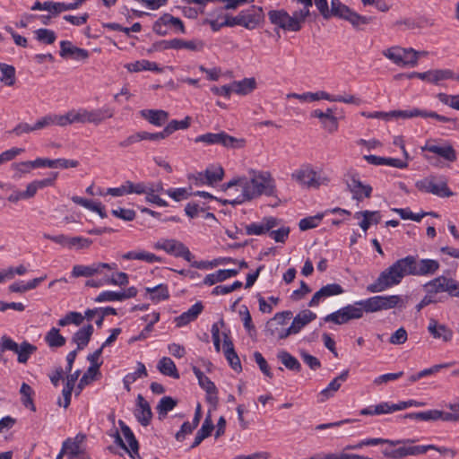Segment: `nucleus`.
Here are the masks:
<instances>
[{"instance_id":"obj_11","label":"nucleus","mask_w":459,"mask_h":459,"mask_svg":"<svg viewBox=\"0 0 459 459\" xmlns=\"http://www.w3.org/2000/svg\"><path fill=\"white\" fill-rule=\"evenodd\" d=\"M291 315L290 311L276 313L274 316L266 323V334L278 340H282L291 335L290 326H286L287 321L290 319Z\"/></svg>"},{"instance_id":"obj_51","label":"nucleus","mask_w":459,"mask_h":459,"mask_svg":"<svg viewBox=\"0 0 459 459\" xmlns=\"http://www.w3.org/2000/svg\"><path fill=\"white\" fill-rule=\"evenodd\" d=\"M145 292L149 294L150 299L154 302L168 299L169 297L167 285L159 284L154 287H146Z\"/></svg>"},{"instance_id":"obj_8","label":"nucleus","mask_w":459,"mask_h":459,"mask_svg":"<svg viewBox=\"0 0 459 459\" xmlns=\"http://www.w3.org/2000/svg\"><path fill=\"white\" fill-rule=\"evenodd\" d=\"M287 98L288 99H290V98L298 99L303 102H313V101H318V100H327L330 102H342L345 104H355V105L360 104L359 99L356 98L353 95H351V94H345L343 96L331 95L325 91H318L316 92L307 91V92H304L302 94L289 93V94H287Z\"/></svg>"},{"instance_id":"obj_3","label":"nucleus","mask_w":459,"mask_h":459,"mask_svg":"<svg viewBox=\"0 0 459 459\" xmlns=\"http://www.w3.org/2000/svg\"><path fill=\"white\" fill-rule=\"evenodd\" d=\"M410 275L406 257L401 258L380 273L377 280L367 287L370 293L385 291L400 284L403 279Z\"/></svg>"},{"instance_id":"obj_33","label":"nucleus","mask_w":459,"mask_h":459,"mask_svg":"<svg viewBox=\"0 0 459 459\" xmlns=\"http://www.w3.org/2000/svg\"><path fill=\"white\" fill-rule=\"evenodd\" d=\"M316 318V313L311 310L306 309L299 312L293 319L291 325H290V332L292 334L299 333L302 328H304L310 322L314 321Z\"/></svg>"},{"instance_id":"obj_49","label":"nucleus","mask_w":459,"mask_h":459,"mask_svg":"<svg viewBox=\"0 0 459 459\" xmlns=\"http://www.w3.org/2000/svg\"><path fill=\"white\" fill-rule=\"evenodd\" d=\"M423 290L428 295H430L431 299H441L437 298V295L440 292H445L442 276L436 277L426 282L423 285Z\"/></svg>"},{"instance_id":"obj_35","label":"nucleus","mask_w":459,"mask_h":459,"mask_svg":"<svg viewBox=\"0 0 459 459\" xmlns=\"http://www.w3.org/2000/svg\"><path fill=\"white\" fill-rule=\"evenodd\" d=\"M396 441H409L406 443H401L396 445L398 446L394 449L385 448L383 450V455L386 458L390 459H403L408 455H410V445L413 444L415 440L413 439H397Z\"/></svg>"},{"instance_id":"obj_19","label":"nucleus","mask_w":459,"mask_h":459,"mask_svg":"<svg viewBox=\"0 0 459 459\" xmlns=\"http://www.w3.org/2000/svg\"><path fill=\"white\" fill-rule=\"evenodd\" d=\"M116 264L96 263L91 265L76 264L73 267V277H91L95 274H100L103 269L116 270Z\"/></svg>"},{"instance_id":"obj_28","label":"nucleus","mask_w":459,"mask_h":459,"mask_svg":"<svg viewBox=\"0 0 459 459\" xmlns=\"http://www.w3.org/2000/svg\"><path fill=\"white\" fill-rule=\"evenodd\" d=\"M65 126L78 123L90 124V109L85 108H71L64 114Z\"/></svg>"},{"instance_id":"obj_25","label":"nucleus","mask_w":459,"mask_h":459,"mask_svg":"<svg viewBox=\"0 0 459 459\" xmlns=\"http://www.w3.org/2000/svg\"><path fill=\"white\" fill-rule=\"evenodd\" d=\"M279 221L273 217L264 218L260 222H254L246 226L247 235H263L277 227Z\"/></svg>"},{"instance_id":"obj_47","label":"nucleus","mask_w":459,"mask_h":459,"mask_svg":"<svg viewBox=\"0 0 459 459\" xmlns=\"http://www.w3.org/2000/svg\"><path fill=\"white\" fill-rule=\"evenodd\" d=\"M213 429V423L211 418L210 413L206 416L204 421L203 422V425L201 429L197 431L195 440L191 446L192 448L196 447L201 444V442L209 437L212 433V430Z\"/></svg>"},{"instance_id":"obj_36","label":"nucleus","mask_w":459,"mask_h":459,"mask_svg":"<svg viewBox=\"0 0 459 459\" xmlns=\"http://www.w3.org/2000/svg\"><path fill=\"white\" fill-rule=\"evenodd\" d=\"M140 114L142 117L156 126H162L169 118V113L162 109H143Z\"/></svg>"},{"instance_id":"obj_43","label":"nucleus","mask_w":459,"mask_h":459,"mask_svg":"<svg viewBox=\"0 0 459 459\" xmlns=\"http://www.w3.org/2000/svg\"><path fill=\"white\" fill-rule=\"evenodd\" d=\"M158 370L164 376L170 377L174 379L179 378V373L174 361L169 357H162L158 364Z\"/></svg>"},{"instance_id":"obj_53","label":"nucleus","mask_w":459,"mask_h":459,"mask_svg":"<svg viewBox=\"0 0 459 459\" xmlns=\"http://www.w3.org/2000/svg\"><path fill=\"white\" fill-rule=\"evenodd\" d=\"M33 169H38L36 160L31 161H21L12 164V169L14 171V178H21L23 175L30 173Z\"/></svg>"},{"instance_id":"obj_30","label":"nucleus","mask_w":459,"mask_h":459,"mask_svg":"<svg viewBox=\"0 0 459 459\" xmlns=\"http://www.w3.org/2000/svg\"><path fill=\"white\" fill-rule=\"evenodd\" d=\"M60 56L62 57H72L75 60H84L88 58L89 53L83 48H77L67 40L60 42Z\"/></svg>"},{"instance_id":"obj_59","label":"nucleus","mask_w":459,"mask_h":459,"mask_svg":"<svg viewBox=\"0 0 459 459\" xmlns=\"http://www.w3.org/2000/svg\"><path fill=\"white\" fill-rule=\"evenodd\" d=\"M278 359L287 368L290 370L299 371L300 369V363L295 357H293L287 351H283L279 352Z\"/></svg>"},{"instance_id":"obj_61","label":"nucleus","mask_w":459,"mask_h":459,"mask_svg":"<svg viewBox=\"0 0 459 459\" xmlns=\"http://www.w3.org/2000/svg\"><path fill=\"white\" fill-rule=\"evenodd\" d=\"M193 372H194L195 376L196 377V378L198 379L199 385L205 392L215 390L216 386L213 384V382H212L210 380V378L208 377H206L198 368L194 367Z\"/></svg>"},{"instance_id":"obj_1","label":"nucleus","mask_w":459,"mask_h":459,"mask_svg":"<svg viewBox=\"0 0 459 459\" xmlns=\"http://www.w3.org/2000/svg\"><path fill=\"white\" fill-rule=\"evenodd\" d=\"M230 196L239 193L234 199L229 200L231 204H240L255 199L263 195L273 196L276 195L275 180L268 171H253L251 178H241L230 181L227 185Z\"/></svg>"},{"instance_id":"obj_41","label":"nucleus","mask_w":459,"mask_h":459,"mask_svg":"<svg viewBox=\"0 0 459 459\" xmlns=\"http://www.w3.org/2000/svg\"><path fill=\"white\" fill-rule=\"evenodd\" d=\"M93 333V326L88 325L80 328L73 336L72 341L76 343L77 350H82L90 342L91 336Z\"/></svg>"},{"instance_id":"obj_15","label":"nucleus","mask_w":459,"mask_h":459,"mask_svg":"<svg viewBox=\"0 0 459 459\" xmlns=\"http://www.w3.org/2000/svg\"><path fill=\"white\" fill-rule=\"evenodd\" d=\"M174 28L176 30L185 33L186 29L183 22L178 18L174 17L169 13H164L162 14L154 23L152 26L153 31L160 36H164L167 34V27Z\"/></svg>"},{"instance_id":"obj_23","label":"nucleus","mask_w":459,"mask_h":459,"mask_svg":"<svg viewBox=\"0 0 459 459\" xmlns=\"http://www.w3.org/2000/svg\"><path fill=\"white\" fill-rule=\"evenodd\" d=\"M85 439L86 436L84 434L79 433L75 436L74 438H67L64 441L62 446L63 452H65L68 459L85 453Z\"/></svg>"},{"instance_id":"obj_38","label":"nucleus","mask_w":459,"mask_h":459,"mask_svg":"<svg viewBox=\"0 0 459 459\" xmlns=\"http://www.w3.org/2000/svg\"><path fill=\"white\" fill-rule=\"evenodd\" d=\"M51 126H58L61 127L65 126V119L64 114H48L42 117H40L35 124L34 129L41 130L43 128Z\"/></svg>"},{"instance_id":"obj_60","label":"nucleus","mask_w":459,"mask_h":459,"mask_svg":"<svg viewBox=\"0 0 459 459\" xmlns=\"http://www.w3.org/2000/svg\"><path fill=\"white\" fill-rule=\"evenodd\" d=\"M191 118L189 117H185L183 120H171L164 128L167 136H169L177 130L187 129L190 126Z\"/></svg>"},{"instance_id":"obj_21","label":"nucleus","mask_w":459,"mask_h":459,"mask_svg":"<svg viewBox=\"0 0 459 459\" xmlns=\"http://www.w3.org/2000/svg\"><path fill=\"white\" fill-rule=\"evenodd\" d=\"M241 26L247 30L255 29L264 21V11L261 7H252L239 13Z\"/></svg>"},{"instance_id":"obj_57","label":"nucleus","mask_w":459,"mask_h":459,"mask_svg":"<svg viewBox=\"0 0 459 459\" xmlns=\"http://www.w3.org/2000/svg\"><path fill=\"white\" fill-rule=\"evenodd\" d=\"M20 394L22 395V403L26 407L30 409L31 411H35V405L33 403L32 395L34 394V392L32 388L26 383H22Z\"/></svg>"},{"instance_id":"obj_18","label":"nucleus","mask_w":459,"mask_h":459,"mask_svg":"<svg viewBox=\"0 0 459 459\" xmlns=\"http://www.w3.org/2000/svg\"><path fill=\"white\" fill-rule=\"evenodd\" d=\"M333 108H326L325 111L315 109L311 112V117L320 121L321 126L329 134L335 133L339 128V120L333 114Z\"/></svg>"},{"instance_id":"obj_10","label":"nucleus","mask_w":459,"mask_h":459,"mask_svg":"<svg viewBox=\"0 0 459 459\" xmlns=\"http://www.w3.org/2000/svg\"><path fill=\"white\" fill-rule=\"evenodd\" d=\"M195 142L204 143L207 145L220 144L229 149H240L246 144V140L244 138L231 136L224 131H221L219 133H206L198 135L195 139Z\"/></svg>"},{"instance_id":"obj_13","label":"nucleus","mask_w":459,"mask_h":459,"mask_svg":"<svg viewBox=\"0 0 459 459\" xmlns=\"http://www.w3.org/2000/svg\"><path fill=\"white\" fill-rule=\"evenodd\" d=\"M118 424L121 429L122 435L124 437H121V435L117 432L115 437V443L119 446L122 449H124L132 459H139V453H138V442L134 437V435L131 429L126 425V423L123 420H118Z\"/></svg>"},{"instance_id":"obj_5","label":"nucleus","mask_w":459,"mask_h":459,"mask_svg":"<svg viewBox=\"0 0 459 459\" xmlns=\"http://www.w3.org/2000/svg\"><path fill=\"white\" fill-rule=\"evenodd\" d=\"M383 56L392 61L394 65L403 67H415L420 58V51L411 48H401L394 46L382 52Z\"/></svg>"},{"instance_id":"obj_31","label":"nucleus","mask_w":459,"mask_h":459,"mask_svg":"<svg viewBox=\"0 0 459 459\" xmlns=\"http://www.w3.org/2000/svg\"><path fill=\"white\" fill-rule=\"evenodd\" d=\"M36 163L38 164V168H51V169H69V168H76L79 165V162L75 160H67V159H56L50 160L48 158H37Z\"/></svg>"},{"instance_id":"obj_16","label":"nucleus","mask_w":459,"mask_h":459,"mask_svg":"<svg viewBox=\"0 0 459 459\" xmlns=\"http://www.w3.org/2000/svg\"><path fill=\"white\" fill-rule=\"evenodd\" d=\"M346 185L350 192L352 194V198L357 201H361L371 195L372 187L368 184H364L357 174L348 175Z\"/></svg>"},{"instance_id":"obj_64","label":"nucleus","mask_w":459,"mask_h":459,"mask_svg":"<svg viewBox=\"0 0 459 459\" xmlns=\"http://www.w3.org/2000/svg\"><path fill=\"white\" fill-rule=\"evenodd\" d=\"M445 292L452 297H459V282L452 278L442 276Z\"/></svg>"},{"instance_id":"obj_2","label":"nucleus","mask_w":459,"mask_h":459,"mask_svg":"<svg viewBox=\"0 0 459 459\" xmlns=\"http://www.w3.org/2000/svg\"><path fill=\"white\" fill-rule=\"evenodd\" d=\"M405 299L401 295H380L361 299L343 307L349 321L360 319L364 313H377L392 308H403Z\"/></svg>"},{"instance_id":"obj_32","label":"nucleus","mask_w":459,"mask_h":459,"mask_svg":"<svg viewBox=\"0 0 459 459\" xmlns=\"http://www.w3.org/2000/svg\"><path fill=\"white\" fill-rule=\"evenodd\" d=\"M429 333L436 339L449 342L453 338V331L446 325L439 324L436 319L430 318L428 325Z\"/></svg>"},{"instance_id":"obj_17","label":"nucleus","mask_w":459,"mask_h":459,"mask_svg":"<svg viewBox=\"0 0 459 459\" xmlns=\"http://www.w3.org/2000/svg\"><path fill=\"white\" fill-rule=\"evenodd\" d=\"M421 150L435 153L450 162L456 160V152L448 143H437V141L429 140L421 147Z\"/></svg>"},{"instance_id":"obj_40","label":"nucleus","mask_w":459,"mask_h":459,"mask_svg":"<svg viewBox=\"0 0 459 459\" xmlns=\"http://www.w3.org/2000/svg\"><path fill=\"white\" fill-rule=\"evenodd\" d=\"M232 92L238 95H247L256 88V81L255 78H245L240 81H234L231 83Z\"/></svg>"},{"instance_id":"obj_12","label":"nucleus","mask_w":459,"mask_h":459,"mask_svg":"<svg viewBox=\"0 0 459 459\" xmlns=\"http://www.w3.org/2000/svg\"><path fill=\"white\" fill-rule=\"evenodd\" d=\"M156 250H163L168 255L182 257L187 262H192L193 255L188 247L181 241L175 238H161L153 244Z\"/></svg>"},{"instance_id":"obj_34","label":"nucleus","mask_w":459,"mask_h":459,"mask_svg":"<svg viewBox=\"0 0 459 459\" xmlns=\"http://www.w3.org/2000/svg\"><path fill=\"white\" fill-rule=\"evenodd\" d=\"M203 309L204 306L202 302L198 301L195 303L187 311L182 313L180 316L174 319L177 327L185 326L187 324L195 321L202 313Z\"/></svg>"},{"instance_id":"obj_55","label":"nucleus","mask_w":459,"mask_h":459,"mask_svg":"<svg viewBox=\"0 0 459 459\" xmlns=\"http://www.w3.org/2000/svg\"><path fill=\"white\" fill-rule=\"evenodd\" d=\"M37 351V347L28 342H22L19 344L17 354V360L19 363H26L31 354Z\"/></svg>"},{"instance_id":"obj_14","label":"nucleus","mask_w":459,"mask_h":459,"mask_svg":"<svg viewBox=\"0 0 459 459\" xmlns=\"http://www.w3.org/2000/svg\"><path fill=\"white\" fill-rule=\"evenodd\" d=\"M410 275L428 276L435 274L440 265L438 261L434 259L417 260L412 255L406 256Z\"/></svg>"},{"instance_id":"obj_48","label":"nucleus","mask_w":459,"mask_h":459,"mask_svg":"<svg viewBox=\"0 0 459 459\" xmlns=\"http://www.w3.org/2000/svg\"><path fill=\"white\" fill-rule=\"evenodd\" d=\"M430 83L439 84L442 81L453 79L459 82V74L450 69L430 70Z\"/></svg>"},{"instance_id":"obj_50","label":"nucleus","mask_w":459,"mask_h":459,"mask_svg":"<svg viewBox=\"0 0 459 459\" xmlns=\"http://www.w3.org/2000/svg\"><path fill=\"white\" fill-rule=\"evenodd\" d=\"M113 115V110L107 107L90 109V124L98 126L106 118H111Z\"/></svg>"},{"instance_id":"obj_27","label":"nucleus","mask_w":459,"mask_h":459,"mask_svg":"<svg viewBox=\"0 0 459 459\" xmlns=\"http://www.w3.org/2000/svg\"><path fill=\"white\" fill-rule=\"evenodd\" d=\"M349 377V370L342 371L338 377L333 378L326 388L323 389L318 394V402L324 403L339 390L342 383L345 382Z\"/></svg>"},{"instance_id":"obj_62","label":"nucleus","mask_w":459,"mask_h":459,"mask_svg":"<svg viewBox=\"0 0 459 459\" xmlns=\"http://www.w3.org/2000/svg\"><path fill=\"white\" fill-rule=\"evenodd\" d=\"M128 282V275L122 272L104 277V283L108 285L126 286Z\"/></svg>"},{"instance_id":"obj_58","label":"nucleus","mask_w":459,"mask_h":459,"mask_svg":"<svg viewBox=\"0 0 459 459\" xmlns=\"http://www.w3.org/2000/svg\"><path fill=\"white\" fill-rule=\"evenodd\" d=\"M177 405V401L169 396H164L157 405V411L160 419L164 418L169 411H172Z\"/></svg>"},{"instance_id":"obj_6","label":"nucleus","mask_w":459,"mask_h":459,"mask_svg":"<svg viewBox=\"0 0 459 459\" xmlns=\"http://www.w3.org/2000/svg\"><path fill=\"white\" fill-rule=\"evenodd\" d=\"M324 19L328 20L331 17H338L348 21L354 27L368 24L371 17L362 16L343 4L340 0H331V8L328 7V14L322 15Z\"/></svg>"},{"instance_id":"obj_26","label":"nucleus","mask_w":459,"mask_h":459,"mask_svg":"<svg viewBox=\"0 0 459 459\" xmlns=\"http://www.w3.org/2000/svg\"><path fill=\"white\" fill-rule=\"evenodd\" d=\"M134 416L143 426H148L152 418L150 404L142 394L137 395Z\"/></svg>"},{"instance_id":"obj_42","label":"nucleus","mask_w":459,"mask_h":459,"mask_svg":"<svg viewBox=\"0 0 459 459\" xmlns=\"http://www.w3.org/2000/svg\"><path fill=\"white\" fill-rule=\"evenodd\" d=\"M108 315H117L116 309L111 307H96V308L88 309L85 311V317L89 321L92 320L93 316H97V320L95 321V323L99 327H101V325L103 324L104 317Z\"/></svg>"},{"instance_id":"obj_56","label":"nucleus","mask_w":459,"mask_h":459,"mask_svg":"<svg viewBox=\"0 0 459 459\" xmlns=\"http://www.w3.org/2000/svg\"><path fill=\"white\" fill-rule=\"evenodd\" d=\"M442 416H443V411H438V410H429V411H420V412H412V413L408 414L406 417H408L410 419L429 421V420H441Z\"/></svg>"},{"instance_id":"obj_46","label":"nucleus","mask_w":459,"mask_h":459,"mask_svg":"<svg viewBox=\"0 0 459 459\" xmlns=\"http://www.w3.org/2000/svg\"><path fill=\"white\" fill-rule=\"evenodd\" d=\"M394 411V403L387 402L380 403L377 405H371L360 411L361 415H381Z\"/></svg>"},{"instance_id":"obj_9","label":"nucleus","mask_w":459,"mask_h":459,"mask_svg":"<svg viewBox=\"0 0 459 459\" xmlns=\"http://www.w3.org/2000/svg\"><path fill=\"white\" fill-rule=\"evenodd\" d=\"M418 190L423 193L432 194L439 197H449L453 192L447 186V180L443 176H429L415 184Z\"/></svg>"},{"instance_id":"obj_54","label":"nucleus","mask_w":459,"mask_h":459,"mask_svg":"<svg viewBox=\"0 0 459 459\" xmlns=\"http://www.w3.org/2000/svg\"><path fill=\"white\" fill-rule=\"evenodd\" d=\"M0 81L6 86H13L15 83V68L13 65L0 64Z\"/></svg>"},{"instance_id":"obj_24","label":"nucleus","mask_w":459,"mask_h":459,"mask_svg":"<svg viewBox=\"0 0 459 459\" xmlns=\"http://www.w3.org/2000/svg\"><path fill=\"white\" fill-rule=\"evenodd\" d=\"M344 290L340 284L331 283L325 286H323L319 290H317L312 297L311 300L308 303L309 307H316L320 302L325 300V299L342 294Z\"/></svg>"},{"instance_id":"obj_45","label":"nucleus","mask_w":459,"mask_h":459,"mask_svg":"<svg viewBox=\"0 0 459 459\" xmlns=\"http://www.w3.org/2000/svg\"><path fill=\"white\" fill-rule=\"evenodd\" d=\"M126 68L129 72H134V73L141 72V71H152V72L160 73L162 71L161 68H160L156 63L151 62V61L145 60V59H142L139 61H135V62L127 64L126 65Z\"/></svg>"},{"instance_id":"obj_52","label":"nucleus","mask_w":459,"mask_h":459,"mask_svg":"<svg viewBox=\"0 0 459 459\" xmlns=\"http://www.w3.org/2000/svg\"><path fill=\"white\" fill-rule=\"evenodd\" d=\"M44 340L50 348H59L65 344V338L60 334L58 328L52 327L45 335Z\"/></svg>"},{"instance_id":"obj_22","label":"nucleus","mask_w":459,"mask_h":459,"mask_svg":"<svg viewBox=\"0 0 459 459\" xmlns=\"http://www.w3.org/2000/svg\"><path fill=\"white\" fill-rule=\"evenodd\" d=\"M223 169L219 165L208 167L204 173H199L195 178L196 186L213 185L221 181L223 178Z\"/></svg>"},{"instance_id":"obj_37","label":"nucleus","mask_w":459,"mask_h":459,"mask_svg":"<svg viewBox=\"0 0 459 459\" xmlns=\"http://www.w3.org/2000/svg\"><path fill=\"white\" fill-rule=\"evenodd\" d=\"M364 159L372 165L376 166H390L398 169H405L408 166L406 161L394 158H384L376 155H365Z\"/></svg>"},{"instance_id":"obj_39","label":"nucleus","mask_w":459,"mask_h":459,"mask_svg":"<svg viewBox=\"0 0 459 459\" xmlns=\"http://www.w3.org/2000/svg\"><path fill=\"white\" fill-rule=\"evenodd\" d=\"M407 441H392L391 439H385V438H366L363 440H360L359 442L352 445H347L343 451H349V450H359L361 449L364 446H377L381 444H387L389 446H396L401 443H406Z\"/></svg>"},{"instance_id":"obj_29","label":"nucleus","mask_w":459,"mask_h":459,"mask_svg":"<svg viewBox=\"0 0 459 459\" xmlns=\"http://www.w3.org/2000/svg\"><path fill=\"white\" fill-rule=\"evenodd\" d=\"M162 193H164V187L161 182L150 183V187L145 194V201L160 207H167L169 205L167 201L160 197Z\"/></svg>"},{"instance_id":"obj_20","label":"nucleus","mask_w":459,"mask_h":459,"mask_svg":"<svg viewBox=\"0 0 459 459\" xmlns=\"http://www.w3.org/2000/svg\"><path fill=\"white\" fill-rule=\"evenodd\" d=\"M164 49H186L192 52H200L204 49V43L200 39L185 40L182 39H172L163 40L160 43Z\"/></svg>"},{"instance_id":"obj_7","label":"nucleus","mask_w":459,"mask_h":459,"mask_svg":"<svg viewBox=\"0 0 459 459\" xmlns=\"http://www.w3.org/2000/svg\"><path fill=\"white\" fill-rule=\"evenodd\" d=\"M268 18L273 24L293 32L300 30L302 23L306 21V18H301L297 11L290 15L284 9L270 11Z\"/></svg>"},{"instance_id":"obj_63","label":"nucleus","mask_w":459,"mask_h":459,"mask_svg":"<svg viewBox=\"0 0 459 459\" xmlns=\"http://www.w3.org/2000/svg\"><path fill=\"white\" fill-rule=\"evenodd\" d=\"M164 193L176 202L186 200L191 195L189 190L185 187L169 188L164 190Z\"/></svg>"},{"instance_id":"obj_4","label":"nucleus","mask_w":459,"mask_h":459,"mask_svg":"<svg viewBox=\"0 0 459 459\" xmlns=\"http://www.w3.org/2000/svg\"><path fill=\"white\" fill-rule=\"evenodd\" d=\"M290 178L301 187L307 189H317L330 182V178L323 169H317L310 164H303L295 169Z\"/></svg>"},{"instance_id":"obj_44","label":"nucleus","mask_w":459,"mask_h":459,"mask_svg":"<svg viewBox=\"0 0 459 459\" xmlns=\"http://www.w3.org/2000/svg\"><path fill=\"white\" fill-rule=\"evenodd\" d=\"M354 217L357 219L363 218L359 226L364 231H367L370 225L378 223L381 219L378 212L371 211L358 212L354 214Z\"/></svg>"}]
</instances>
